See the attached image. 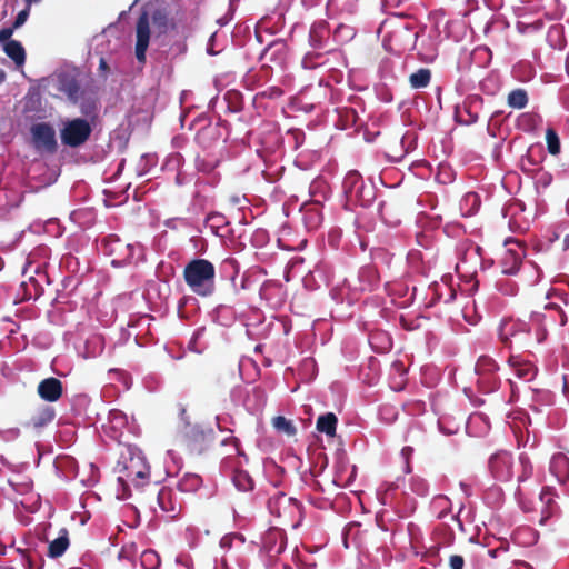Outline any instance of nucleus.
Masks as SVG:
<instances>
[{
	"mask_svg": "<svg viewBox=\"0 0 569 569\" xmlns=\"http://www.w3.org/2000/svg\"><path fill=\"white\" fill-rule=\"evenodd\" d=\"M540 317L539 313H535L530 321L513 318L501 320L498 328L499 341L510 351L515 348L526 350L535 343L542 342L547 332L540 328Z\"/></svg>",
	"mask_w": 569,
	"mask_h": 569,
	"instance_id": "nucleus-1",
	"label": "nucleus"
},
{
	"mask_svg": "<svg viewBox=\"0 0 569 569\" xmlns=\"http://www.w3.org/2000/svg\"><path fill=\"white\" fill-rule=\"evenodd\" d=\"M183 279L189 289L200 297H209L216 290V268L207 259H192L183 269Z\"/></svg>",
	"mask_w": 569,
	"mask_h": 569,
	"instance_id": "nucleus-2",
	"label": "nucleus"
},
{
	"mask_svg": "<svg viewBox=\"0 0 569 569\" xmlns=\"http://www.w3.org/2000/svg\"><path fill=\"white\" fill-rule=\"evenodd\" d=\"M118 481L122 485L124 493L130 496V487L142 489L144 486H151L149 482L150 467L141 455L130 453L122 456L118 462Z\"/></svg>",
	"mask_w": 569,
	"mask_h": 569,
	"instance_id": "nucleus-3",
	"label": "nucleus"
},
{
	"mask_svg": "<svg viewBox=\"0 0 569 569\" xmlns=\"http://www.w3.org/2000/svg\"><path fill=\"white\" fill-rule=\"evenodd\" d=\"M144 501L154 512L158 507L168 519L177 518L182 510L181 501L174 490L170 487H159L158 483L148 488Z\"/></svg>",
	"mask_w": 569,
	"mask_h": 569,
	"instance_id": "nucleus-4",
	"label": "nucleus"
},
{
	"mask_svg": "<svg viewBox=\"0 0 569 569\" xmlns=\"http://www.w3.org/2000/svg\"><path fill=\"white\" fill-rule=\"evenodd\" d=\"M476 373L478 376V389L482 393H491L499 389L501 380L498 376L499 365L489 356H480L476 362Z\"/></svg>",
	"mask_w": 569,
	"mask_h": 569,
	"instance_id": "nucleus-5",
	"label": "nucleus"
},
{
	"mask_svg": "<svg viewBox=\"0 0 569 569\" xmlns=\"http://www.w3.org/2000/svg\"><path fill=\"white\" fill-rule=\"evenodd\" d=\"M92 133V127L83 118H74L63 123L60 130L62 144L70 148H78L84 144Z\"/></svg>",
	"mask_w": 569,
	"mask_h": 569,
	"instance_id": "nucleus-6",
	"label": "nucleus"
},
{
	"mask_svg": "<svg viewBox=\"0 0 569 569\" xmlns=\"http://www.w3.org/2000/svg\"><path fill=\"white\" fill-rule=\"evenodd\" d=\"M101 249L106 256L111 258L113 267H122L130 263L134 253L132 244L124 242L114 234H110L102 240Z\"/></svg>",
	"mask_w": 569,
	"mask_h": 569,
	"instance_id": "nucleus-7",
	"label": "nucleus"
},
{
	"mask_svg": "<svg viewBox=\"0 0 569 569\" xmlns=\"http://www.w3.org/2000/svg\"><path fill=\"white\" fill-rule=\"evenodd\" d=\"M33 147L40 152L54 153L58 149L56 131L48 122H38L30 128Z\"/></svg>",
	"mask_w": 569,
	"mask_h": 569,
	"instance_id": "nucleus-8",
	"label": "nucleus"
},
{
	"mask_svg": "<svg viewBox=\"0 0 569 569\" xmlns=\"http://www.w3.org/2000/svg\"><path fill=\"white\" fill-rule=\"evenodd\" d=\"M489 470L492 477L501 482L511 481L515 477V460L508 451H498L489 459Z\"/></svg>",
	"mask_w": 569,
	"mask_h": 569,
	"instance_id": "nucleus-9",
	"label": "nucleus"
},
{
	"mask_svg": "<svg viewBox=\"0 0 569 569\" xmlns=\"http://www.w3.org/2000/svg\"><path fill=\"white\" fill-rule=\"evenodd\" d=\"M150 17L148 12L143 11L136 24V47L134 54L140 63H146V53L150 42Z\"/></svg>",
	"mask_w": 569,
	"mask_h": 569,
	"instance_id": "nucleus-10",
	"label": "nucleus"
},
{
	"mask_svg": "<svg viewBox=\"0 0 569 569\" xmlns=\"http://www.w3.org/2000/svg\"><path fill=\"white\" fill-rule=\"evenodd\" d=\"M267 507L270 513L278 518H287L295 512L300 513L301 511V503L297 499L287 497L282 492L270 497Z\"/></svg>",
	"mask_w": 569,
	"mask_h": 569,
	"instance_id": "nucleus-11",
	"label": "nucleus"
},
{
	"mask_svg": "<svg viewBox=\"0 0 569 569\" xmlns=\"http://www.w3.org/2000/svg\"><path fill=\"white\" fill-rule=\"evenodd\" d=\"M287 547V535L282 529L270 528L262 536V549L270 559L279 557Z\"/></svg>",
	"mask_w": 569,
	"mask_h": 569,
	"instance_id": "nucleus-12",
	"label": "nucleus"
},
{
	"mask_svg": "<svg viewBox=\"0 0 569 569\" xmlns=\"http://www.w3.org/2000/svg\"><path fill=\"white\" fill-rule=\"evenodd\" d=\"M287 44L282 40H276L269 43L260 54V61L263 68L273 66L282 68L287 62Z\"/></svg>",
	"mask_w": 569,
	"mask_h": 569,
	"instance_id": "nucleus-13",
	"label": "nucleus"
},
{
	"mask_svg": "<svg viewBox=\"0 0 569 569\" xmlns=\"http://www.w3.org/2000/svg\"><path fill=\"white\" fill-rule=\"evenodd\" d=\"M56 409L49 405H38L30 417L23 422V428L40 431L56 418Z\"/></svg>",
	"mask_w": 569,
	"mask_h": 569,
	"instance_id": "nucleus-14",
	"label": "nucleus"
},
{
	"mask_svg": "<svg viewBox=\"0 0 569 569\" xmlns=\"http://www.w3.org/2000/svg\"><path fill=\"white\" fill-rule=\"evenodd\" d=\"M331 32L329 23L326 20L315 21L309 31V43L316 50L333 51V47H329Z\"/></svg>",
	"mask_w": 569,
	"mask_h": 569,
	"instance_id": "nucleus-15",
	"label": "nucleus"
},
{
	"mask_svg": "<svg viewBox=\"0 0 569 569\" xmlns=\"http://www.w3.org/2000/svg\"><path fill=\"white\" fill-rule=\"evenodd\" d=\"M37 392L46 402H56L63 395V385L58 378H44L39 382Z\"/></svg>",
	"mask_w": 569,
	"mask_h": 569,
	"instance_id": "nucleus-16",
	"label": "nucleus"
},
{
	"mask_svg": "<svg viewBox=\"0 0 569 569\" xmlns=\"http://www.w3.org/2000/svg\"><path fill=\"white\" fill-rule=\"evenodd\" d=\"M507 362L515 375L521 380L531 381L537 375L538 370L533 362L525 359L521 355L511 353Z\"/></svg>",
	"mask_w": 569,
	"mask_h": 569,
	"instance_id": "nucleus-17",
	"label": "nucleus"
},
{
	"mask_svg": "<svg viewBox=\"0 0 569 569\" xmlns=\"http://www.w3.org/2000/svg\"><path fill=\"white\" fill-rule=\"evenodd\" d=\"M189 446L198 452L203 451L213 440V430L207 429L201 426H193L189 428L186 433Z\"/></svg>",
	"mask_w": 569,
	"mask_h": 569,
	"instance_id": "nucleus-18",
	"label": "nucleus"
},
{
	"mask_svg": "<svg viewBox=\"0 0 569 569\" xmlns=\"http://www.w3.org/2000/svg\"><path fill=\"white\" fill-rule=\"evenodd\" d=\"M221 138V124L219 122H208L201 127L196 133V141L203 148L210 147L213 142Z\"/></svg>",
	"mask_w": 569,
	"mask_h": 569,
	"instance_id": "nucleus-19",
	"label": "nucleus"
},
{
	"mask_svg": "<svg viewBox=\"0 0 569 569\" xmlns=\"http://www.w3.org/2000/svg\"><path fill=\"white\" fill-rule=\"evenodd\" d=\"M550 472L560 483H565L569 479V458L562 452L553 455L550 461Z\"/></svg>",
	"mask_w": 569,
	"mask_h": 569,
	"instance_id": "nucleus-20",
	"label": "nucleus"
},
{
	"mask_svg": "<svg viewBox=\"0 0 569 569\" xmlns=\"http://www.w3.org/2000/svg\"><path fill=\"white\" fill-rule=\"evenodd\" d=\"M343 189L350 198H360L366 191L362 177L357 171L348 172L343 179Z\"/></svg>",
	"mask_w": 569,
	"mask_h": 569,
	"instance_id": "nucleus-21",
	"label": "nucleus"
},
{
	"mask_svg": "<svg viewBox=\"0 0 569 569\" xmlns=\"http://www.w3.org/2000/svg\"><path fill=\"white\" fill-rule=\"evenodd\" d=\"M59 90L67 94L73 103L78 102L82 92L79 81L69 76H63L59 79Z\"/></svg>",
	"mask_w": 569,
	"mask_h": 569,
	"instance_id": "nucleus-22",
	"label": "nucleus"
},
{
	"mask_svg": "<svg viewBox=\"0 0 569 569\" xmlns=\"http://www.w3.org/2000/svg\"><path fill=\"white\" fill-rule=\"evenodd\" d=\"M70 545L69 531L62 528L59 532V537L53 539L48 547V556L50 558L61 557Z\"/></svg>",
	"mask_w": 569,
	"mask_h": 569,
	"instance_id": "nucleus-23",
	"label": "nucleus"
},
{
	"mask_svg": "<svg viewBox=\"0 0 569 569\" xmlns=\"http://www.w3.org/2000/svg\"><path fill=\"white\" fill-rule=\"evenodd\" d=\"M3 50L6 54L12 59L17 67H22L26 62V50L20 41L9 40L4 43Z\"/></svg>",
	"mask_w": 569,
	"mask_h": 569,
	"instance_id": "nucleus-24",
	"label": "nucleus"
},
{
	"mask_svg": "<svg viewBox=\"0 0 569 569\" xmlns=\"http://www.w3.org/2000/svg\"><path fill=\"white\" fill-rule=\"evenodd\" d=\"M338 419L335 413L328 412L321 415L317 419L316 428L319 432L326 433L329 437H333L336 435Z\"/></svg>",
	"mask_w": 569,
	"mask_h": 569,
	"instance_id": "nucleus-25",
	"label": "nucleus"
},
{
	"mask_svg": "<svg viewBox=\"0 0 569 569\" xmlns=\"http://www.w3.org/2000/svg\"><path fill=\"white\" fill-rule=\"evenodd\" d=\"M555 492L549 487L543 488L540 493V499L545 503V509L542 510L543 520L549 519L558 512V505L555 501Z\"/></svg>",
	"mask_w": 569,
	"mask_h": 569,
	"instance_id": "nucleus-26",
	"label": "nucleus"
},
{
	"mask_svg": "<svg viewBox=\"0 0 569 569\" xmlns=\"http://www.w3.org/2000/svg\"><path fill=\"white\" fill-rule=\"evenodd\" d=\"M356 36L355 29L345 23H340L332 32V41L337 46H343L351 41Z\"/></svg>",
	"mask_w": 569,
	"mask_h": 569,
	"instance_id": "nucleus-27",
	"label": "nucleus"
},
{
	"mask_svg": "<svg viewBox=\"0 0 569 569\" xmlns=\"http://www.w3.org/2000/svg\"><path fill=\"white\" fill-rule=\"evenodd\" d=\"M202 486V478L197 473H186L180 478L178 488L181 492H196Z\"/></svg>",
	"mask_w": 569,
	"mask_h": 569,
	"instance_id": "nucleus-28",
	"label": "nucleus"
},
{
	"mask_svg": "<svg viewBox=\"0 0 569 569\" xmlns=\"http://www.w3.org/2000/svg\"><path fill=\"white\" fill-rule=\"evenodd\" d=\"M533 467L530 459L526 455H520L518 463L515 467V476L518 482H523L529 479L532 475Z\"/></svg>",
	"mask_w": 569,
	"mask_h": 569,
	"instance_id": "nucleus-29",
	"label": "nucleus"
},
{
	"mask_svg": "<svg viewBox=\"0 0 569 569\" xmlns=\"http://www.w3.org/2000/svg\"><path fill=\"white\" fill-rule=\"evenodd\" d=\"M528 93L522 88L511 90L507 96V103L513 109H523L528 104Z\"/></svg>",
	"mask_w": 569,
	"mask_h": 569,
	"instance_id": "nucleus-30",
	"label": "nucleus"
},
{
	"mask_svg": "<svg viewBox=\"0 0 569 569\" xmlns=\"http://www.w3.org/2000/svg\"><path fill=\"white\" fill-rule=\"evenodd\" d=\"M431 80V71L428 68H420L409 76V83L413 89L426 88Z\"/></svg>",
	"mask_w": 569,
	"mask_h": 569,
	"instance_id": "nucleus-31",
	"label": "nucleus"
},
{
	"mask_svg": "<svg viewBox=\"0 0 569 569\" xmlns=\"http://www.w3.org/2000/svg\"><path fill=\"white\" fill-rule=\"evenodd\" d=\"M151 20L158 34H163L168 31L170 20L167 12L161 9H157L153 11Z\"/></svg>",
	"mask_w": 569,
	"mask_h": 569,
	"instance_id": "nucleus-32",
	"label": "nucleus"
},
{
	"mask_svg": "<svg viewBox=\"0 0 569 569\" xmlns=\"http://www.w3.org/2000/svg\"><path fill=\"white\" fill-rule=\"evenodd\" d=\"M358 0H329L330 9L340 13L352 14L357 11Z\"/></svg>",
	"mask_w": 569,
	"mask_h": 569,
	"instance_id": "nucleus-33",
	"label": "nucleus"
},
{
	"mask_svg": "<svg viewBox=\"0 0 569 569\" xmlns=\"http://www.w3.org/2000/svg\"><path fill=\"white\" fill-rule=\"evenodd\" d=\"M546 142H547L548 152L550 154L557 156L560 153V150H561L560 139H559L557 131L551 127L547 128V130H546Z\"/></svg>",
	"mask_w": 569,
	"mask_h": 569,
	"instance_id": "nucleus-34",
	"label": "nucleus"
},
{
	"mask_svg": "<svg viewBox=\"0 0 569 569\" xmlns=\"http://www.w3.org/2000/svg\"><path fill=\"white\" fill-rule=\"evenodd\" d=\"M272 426L273 428L279 431L283 432L287 436H295L297 432L296 427L292 425L290 420H288L283 416H277L272 419Z\"/></svg>",
	"mask_w": 569,
	"mask_h": 569,
	"instance_id": "nucleus-35",
	"label": "nucleus"
},
{
	"mask_svg": "<svg viewBox=\"0 0 569 569\" xmlns=\"http://www.w3.org/2000/svg\"><path fill=\"white\" fill-rule=\"evenodd\" d=\"M219 163V160L211 157H201L198 156L196 158V168L198 171L210 173L212 172Z\"/></svg>",
	"mask_w": 569,
	"mask_h": 569,
	"instance_id": "nucleus-36",
	"label": "nucleus"
},
{
	"mask_svg": "<svg viewBox=\"0 0 569 569\" xmlns=\"http://www.w3.org/2000/svg\"><path fill=\"white\" fill-rule=\"evenodd\" d=\"M233 482L241 491H249L253 489V480L244 471H237L233 476Z\"/></svg>",
	"mask_w": 569,
	"mask_h": 569,
	"instance_id": "nucleus-37",
	"label": "nucleus"
},
{
	"mask_svg": "<svg viewBox=\"0 0 569 569\" xmlns=\"http://www.w3.org/2000/svg\"><path fill=\"white\" fill-rule=\"evenodd\" d=\"M161 563L159 555L154 550H146L141 555V565L146 569H157Z\"/></svg>",
	"mask_w": 569,
	"mask_h": 569,
	"instance_id": "nucleus-38",
	"label": "nucleus"
},
{
	"mask_svg": "<svg viewBox=\"0 0 569 569\" xmlns=\"http://www.w3.org/2000/svg\"><path fill=\"white\" fill-rule=\"evenodd\" d=\"M545 308H546V310H548L550 312L555 311L558 315V318H559L558 321H559L560 326H565L567 323V321H568L567 315L559 306H557L556 303H547Z\"/></svg>",
	"mask_w": 569,
	"mask_h": 569,
	"instance_id": "nucleus-39",
	"label": "nucleus"
},
{
	"mask_svg": "<svg viewBox=\"0 0 569 569\" xmlns=\"http://www.w3.org/2000/svg\"><path fill=\"white\" fill-rule=\"evenodd\" d=\"M30 8L31 6L26 4V8L17 14L16 20L12 24L14 29L20 28L27 21L30 13Z\"/></svg>",
	"mask_w": 569,
	"mask_h": 569,
	"instance_id": "nucleus-40",
	"label": "nucleus"
},
{
	"mask_svg": "<svg viewBox=\"0 0 569 569\" xmlns=\"http://www.w3.org/2000/svg\"><path fill=\"white\" fill-rule=\"evenodd\" d=\"M449 566L451 569H463L465 559L460 555H452L449 558Z\"/></svg>",
	"mask_w": 569,
	"mask_h": 569,
	"instance_id": "nucleus-41",
	"label": "nucleus"
},
{
	"mask_svg": "<svg viewBox=\"0 0 569 569\" xmlns=\"http://www.w3.org/2000/svg\"><path fill=\"white\" fill-rule=\"evenodd\" d=\"M222 445L224 446H231L232 447V451L234 452V455H240V442H239V439H237L236 437H229L227 439H224L222 441Z\"/></svg>",
	"mask_w": 569,
	"mask_h": 569,
	"instance_id": "nucleus-42",
	"label": "nucleus"
},
{
	"mask_svg": "<svg viewBox=\"0 0 569 569\" xmlns=\"http://www.w3.org/2000/svg\"><path fill=\"white\" fill-rule=\"evenodd\" d=\"M110 421L116 422L118 425H124L126 418L121 411L114 410L110 412Z\"/></svg>",
	"mask_w": 569,
	"mask_h": 569,
	"instance_id": "nucleus-43",
	"label": "nucleus"
},
{
	"mask_svg": "<svg viewBox=\"0 0 569 569\" xmlns=\"http://www.w3.org/2000/svg\"><path fill=\"white\" fill-rule=\"evenodd\" d=\"M16 29L11 26L9 28H3L0 30V41H6L8 42L9 40H12L11 39V36L13 34V31Z\"/></svg>",
	"mask_w": 569,
	"mask_h": 569,
	"instance_id": "nucleus-44",
	"label": "nucleus"
},
{
	"mask_svg": "<svg viewBox=\"0 0 569 569\" xmlns=\"http://www.w3.org/2000/svg\"><path fill=\"white\" fill-rule=\"evenodd\" d=\"M27 569H41V566L32 558L31 555H24Z\"/></svg>",
	"mask_w": 569,
	"mask_h": 569,
	"instance_id": "nucleus-45",
	"label": "nucleus"
},
{
	"mask_svg": "<svg viewBox=\"0 0 569 569\" xmlns=\"http://www.w3.org/2000/svg\"><path fill=\"white\" fill-rule=\"evenodd\" d=\"M312 58L313 56L311 53H307L303 59H302V66L307 69H311L315 67L313 62H312Z\"/></svg>",
	"mask_w": 569,
	"mask_h": 569,
	"instance_id": "nucleus-46",
	"label": "nucleus"
},
{
	"mask_svg": "<svg viewBox=\"0 0 569 569\" xmlns=\"http://www.w3.org/2000/svg\"><path fill=\"white\" fill-rule=\"evenodd\" d=\"M99 70L101 74L106 78L109 72V66L104 58H101L99 61Z\"/></svg>",
	"mask_w": 569,
	"mask_h": 569,
	"instance_id": "nucleus-47",
	"label": "nucleus"
},
{
	"mask_svg": "<svg viewBox=\"0 0 569 569\" xmlns=\"http://www.w3.org/2000/svg\"><path fill=\"white\" fill-rule=\"evenodd\" d=\"M417 493H419L420 496H425L427 493V485L425 483V481H418L417 483V488L415 489Z\"/></svg>",
	"mask_w": 569,
	"mask_h": 569,
	"instance_id": "nucleus-48",
	"label": "nucleus"
},
{
	"mask_svg": "<svg viewBox=\"0 0 569 569\" xmlns=\"http://www.w3.org/2000/svg\"><path fill=\"white\" fill-rule=\"evenodd\" d=\"M232 537L230 536H224L221 540H220V547L223 548V549H227V548H230L231 547V543H232Z\"/></svg>",
	"mask_w": 569,
	"mask_h": 569,
	"instance_id": "nucleus-49",
	"label": "nucleus"
},
{
	"mask_svg": "<svg viewBox=\"0 0 569 569\" xmlns=\"http://www.w3.org/2000/svg\"><path fill=\"white\" fill-rule=\"evenodd\" d=\"M307 214H309L311 217H315V223H313L312 227H317L321 222V220H322L320 213L317 210H315V211L313 210H309L307 212Z\"/></svg>",
	"mask_w": 569,
	"mask_h": 569,
	"instance_id": "nucleus-50",
	"label": "nucleus"
},
{
	"mask_svg": "<svg viewBox=\"0 0 569 569\" xmlns=\"http://www.w3.org/2000/svg\"><path fill=\"white\" fill-rule=\"evenodd\" d=\"M520 120L521 121L533 122L535 121V114H532V113H523V114H521Z\"/></svg>",
	"mask_w": 569,
	"mask_h": 569,
	"instance_id": "nucleus-51",
	"label": "nucleus"
},
{
	"mask_svg": "<svg viewBox=\"0 0 569 569\" xmlns=\"http://www.w3.org/2000/svg\"><path fill=\"white\" fill-rule=\"evenodd\" d=\"M366 197V193L365 191L362 192V196L360 198H356L357 200H359L361 202V206L366 207L369 204V202L371 201V197L369 198H365Z\"/></svg>",
	"mask_w": 569,
	"mask_h": 569,
	"instance_id": "nucleus-52",
	"label": "nucleus"
},
{
	"mask_svg": "<svg viewBox=\"0 0 569 569\" xmlns=\"http://www.w3.org/2000/svg\"><path fill=\"white\" fill-rule=\"evenodd\" d=\"M436 503L440 505L441 507H443L445 505L448 503V498L445 497V496H439L437 497L436 499Z\"/></svg>",
	"mask_w": 569,
	"mask_h": 569,
	"instance_id": "nucleus-53",
	"label": "nucleus"
},
{
	"mask_svg": "<svg viewBox=\"0 0 569 569\" xmlns=\"http://www.w3.org/2000/svg\"><path fill=\"white\" fill-rule=\"evenodd\" d=\"M390 7H399L403 0H383Z\"/></svg>",
	"mask_w": 569,
	"mask_h": 569,
	"instance_id": "nucleus-54",
	"label": "nucleus"
},
{
	"mask_svg": "<svg viewBox=\"0 0 569 569\" xmlns=\"http://www.w3.org/2000/svg\"><path fill=\"white\" fill-rule=\"evenodd\" d=\"M401 452H402L403 456L409 457V455L412 452V448L411 447H405Z\"/></svg>",
	"mask_w": 569,
	"mask_h": 569,
	"instance_id": "nucleus-55",
	"label": "nucleus"
},
{
	"mask_svg": "<svg viewBox=\"0 0 569 569\" xmlns=\"http://www.w3.org/2000/svg\"><path fill=\"white\" fill-rule=\"evenodd\" d=\"M23 1L26 4L32 6V4L40 3L42 0H23Z\"/></svg>",
	"mask_w": 569,
	"mask_h": 569,
	"instance_id": "nucleus-56",
	"label": "nucleus"
},
{
	"mask_svg": "<svg viewBox=\"0 0 569 569\" xmlns=\"http://www.w3.org/2000/svg\"><path fill=\"white\" fill-rule=\"evenodd\" d=\"M272 91H273V94H276L278 97H280L282 94V90L279 88H273Z\"/></svg>",
	"mask_w": 569,
	"mask_h": 569,
	"instance_id": "nucleus-57",
	"label": "nucleus"
},
{
	"mask_svg": "<svg viewBox=\"0 0 569 569\" xmlns=\"http://www.w3.org/2000/svg\"><path fill=\"white\" fill-rule=\"evenodd\" d=\"M467 198H468V199H469V198H472V199H475V200H476V199L478 198V196H477L476 193H469V194L467 196Z\"/></svg>",
	"mask_w": 569,
	"mask_h": 569,
	"instance_id": "nucleus-58",
	"label": "nucleus"
},
{
	"mask_svg": "<svg viewBox=\"0 0 569 569\" xmlns=\"http://www.w3.org/2000/svg\"><path fill=\"white\" fill-rule=\"evenodd\" d=\"M6 74L3 71L0 72V81H2L4 79Z\"/></svg>",
	"mask_w": 569,
	"mask_h": 569,
	"instance_id": "nucleus-59",
	"label": "nucleus"
},
{
	"mask_svg": "<svg viewBox=\"0 0 569 569\" xmlns=\"http://www.w3.org/2000/svg\"><path fill=\"white\" fill-rule=\"evenodd\" d=\"M496 552H497V550H496V549H495V550H489V553H490L492 557H495V556H496Z\"/></svg>",
	"mask_w": 569,
	"mask_h": 569,
	"instance_id": "nucleus-60",
	"label": "nucleus"
},
{
	"mask_svg": "<svg viewBox=\"0 0 569 569\" xmlns=\"http://www.w3.org/2000/svg\"><path fill=\"white\" fill-rule=\"evenodd\" d=\"M82 112H83L84 114H87V116H89V114L91 113V111L86 110V109H83V108H82Z\"/></svg>",
	"mask_w": 569,
	"mask_h": 569,
	"instance_id": "nucleus-61",
	"label": "nucleus"
},
{
	"mask_svg": "<svg viewBox=\"0 0 569 569\" xmlns=\"http://www.w3.org/2000/svg\"><path fill=\"white\" fill-rule=\"evenodd\" d=\"M445 516H446V512H445V510H442V511L440 512V515H439V518H443Z\"/></svg>",
	"mask_w": 569,
	"mask_h": 569,
	"instance_id": "nucleus-62",
	"label": "nucleus"
},
{
	"mask_svg": "<svg viewBox=\"0 0 569 569\" xmlns=\"http://www.w3.org/2000/svg\"><path fill=\"white\" fill-rule=\"evenodd\" d=\"M283 569H292V568L289 567L288 565H283Z\"/></svg>",
	"mask_w": 569,
	"mask_h": 569,
	"instance_id": "nucleus-63",
	"label": "nucleus"
},
{
	"mask_svg": "<svg viewBox=\"0 0 569 569\" xmlns=\"http://www.w3.org/2000/svg\"><path fill=\"white\" fill-rule=\"evenodd\" d=\"M567 211L569 213V200H568V203H567Z\"/></svg>",
	"mask_w": 569,
	"mask_h": 569,
	"instance_id": "nucleus-64",
	"label": "nucleus"
}]
</instances>
